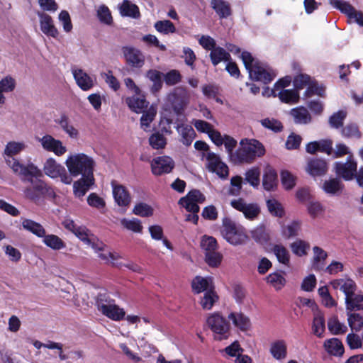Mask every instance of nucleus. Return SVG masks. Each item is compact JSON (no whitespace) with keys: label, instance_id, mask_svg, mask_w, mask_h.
<instances>
[{"label":"nucleus","instance_id":"680f3d73","mask_svg":"<svg viewBox=\"0 0 363 363\" xmlns=\"http://www.w3.org/2000/svg\"><path fill=\"white\" fill-rule=\"evenodd\" d=\"M341 134L344 138L359 139L362 133L355 123H349L342 128Z\"/></svg>","mask_w":363,"mask_h":363},{"label":"nucleus","instance_id":"09e8293b","mask_svg":"<svg viewBox=\"0 0 363 363\" xmlns=\"http://www.w3.org/2000/svg\"><path fill=\"white\" fill-rule=\"evenodd\" d=\"M328 328L333 335L344 334L347 330L345 324L340 323L337 316L333 315L328 320Z\"/></svg>","mask_w":363,"mask_h":363},{"label":"nucleus","instance_id":"7ed1b4c3","mask_svg":"<svg viewBox=\"0 0 363 363\" xmlns=\"http://www.w3.org/2000/svg\"><path fill=\"white\" fill-rule=\"evenodd\" d=\"M240 143L241 147L235 151L234 163H251L256 157H260L265 154L264 147L255 139H242Z\"/></svg>","mask_w":363,"mask_h":363},{"label":"nucleus","instance_id":"5fc2aeb1","mask_svg":"<svg viewBox=\"0 0 363 363\" xmlns=\"http://www.w3.org/2000/svg\"><path fill=\"white\" fill-rule=\"evenodd\" d=\"M154 28L157 32L163 35H168L176 32L174 25L169 20L158 21L155 22Z\"/></svg>","mask_w":363,"mask_h":363},{"label":"nucleus","instance_id":"0e129e2a","mask_svg":"<svg viewBox=\"0 0 363 363\" xmlns=\"http://www.w3.org/2000/svg\"><path fill=\"white\" fill-rule=\"evenodd\" d=\"M347 117V111L344 110L334 113L329 118V124L333 128L338 129L343 125Z\"/></svg>","mask_w":363,"mask_h":363},{"label":"nucleus","instance_id":"a18cd8bd","mask_svg":"<svg viewBox=\"0 0 363 363\" xmlns=\"http://www.w3.org/2000/svg\"><path fill=\"white\" fill-rule=\"evenodd\" d=\"M277 95L281 102L287 104H296L299 99L298 92L295 89L278 91Z\"/></svg>","mask_w":363,"mask_h":363},{"label":"nucleus","instance_id":"49530a36","mask_svg":"<svg viewBox=\"0 0 363 363\" xmlns=\"http://www.w3.org/2000/svg\"><path fill=\"white\" fill-rule=\"evenodd\" d=\"M272 252L276 256L279 262L286 266H289L290 254L288 250L284 245L280 244L274 245Z\"/></svg>","mask_w":363,"mask_h":363},{"label":"nucleus","instance_id":"39448f33","mask_svg":"<svg viewBox=\"0 0 363 363\" xmlns=\"http://www.w3.org/2000/svg\"><path fill=\"white\" fill-rule=\"evenodd\" d=\"M206 325L211 330L215 340H227L230 335V326L226 318L220 313L209 314L206 321Z\"/></svg>","mask_w":363,"mask_h":363},{"label":"nucleus","instance_id":"20e7f679","mask_svg":"<svg viewBox=\"0 0 363 363\" xmlns=\"http://www.w3.org/2000/svg\"><path fill=\"white\" fill-rule=\"evenodd\" d=\"M96 306L100 313L112 320L120 321L125 318L124 309L116 305L115 300L106 292L97 295Z\"/></svg>","mask_w":363,"mask_h":363},{"label":"nucleus","instance_id":"423d86ee","mask_svg":"<svg viewBox=\"0 0 363 363\" xmlns=\"http://www.w3.org/2000/svg\"><path fill=\"white\" fill-rule=\"evenodd\" d=\"M40 177L28 176L25 180L30 184L24 190L25 196L33 201H38L45 195L53 193L52 189Z\"/></svg>","mask_w":363,"mask_h":363},{"label":"nucleus","instance_id":"6ab92c4d","mask_svg":"<svg viewBox=\"0 0 363 363\" xmlns=\"http://www.w3.org/2000/svg\"><path fill=\"white\" fill-rule=\"evenodd\" d=\"M192 124L194 125L197 131L200 133H206L211 141L217 146L222 145L221 134L219 131L213 128V125L209 123L203 121L194 119L192 121Z\"/></svg>","mask_w":363,"mask_h":363},{"label":"nucleus","instance_id":"de8ad7c7","mask_svg":"<svg viewBox=\"0 0 363 363\" xmlns=\"http://www.w3.org/2000/svg\"><path fill=\"white\" fill-rule=\"evenodd\" d=\"M210 57L213 65L216 66L220 62H228L230 58V54L220 47H216L211 51Z\"/></svg>","mask_w":363,"mask_h":363},{"label":"nucleus","instance_id":"864d4df0","mask_svg":"<svg viewBox=\"0 0 363 363\" xmlns=\"http://www.w3.org/2000/svg\"><path fill=\"white\" fill-rule=\"evenodd\" d=\"M121 224L123 228L133 233H140L143 230L140 220L135 218L131 219L125 218H122L121 220Z\"/></svg>","mask_w":363,"mask_h":363},{"label":"nucleus","instance_id":"6e6552de","mask_svg":"<svg viewBox=\"0 0 363 363\" xmlns=\"http://www.w3.org/2000/svg\"><path fill=\"white\" fill-rule=\"evenodd\" d=\"M43 170L45 174L52 179L60 178L61 182L65 184H70L72 182V178L65 168L52 157L46 160Z\"/></svg>","mask_w":363,"mask_h":363},{"label":"nucleus","instance_id":"603ef678","mask_svg":"<svg viewBox=\"0 0 363 363\" xmlns=\"http://www.w3.org/2000/svg\"><path fill=\"white\" fill-rule=\"evenodd\" d=\"M292 252L298 257L307 255L310 248V244L303 240L298 239L290 245Z\"/></svg>","mask_w":363,"mask_h":363},{"label":"nucleus","instance_id":"6e6d98bb","mask_svg":"<svg viewBox=\"0 0 363 363\" xmlns=\"http://www.w3.org/2000/svg\"><path fill=\"white\" fill-rule=\"evenodd\" d=\"M267 207L273 216L282 218L284 216L285 212L282 205L274 199L267 201Z\"/></svg>","mask_w":363,"mask_h":363},{"label":"nucleus","instance_id":"8fccbe9b","mask_svg":"<svg viewBox=\"0 0 363 363\" xmlns=\"http://www.w3.org/2000/svg\"><path fill=\"white\" fill-rule=\"evenodd\" d=\"M325 329V318L323 314L317 313L315 314L313 324L312 331L313 333L318 337H321L323 335Z\"/></svg>","mask_w":363,"mask_h":363},{"label":"nucleus","instance_id":"69168bd1","mask_svg":"<svg viewBox=\"0 0 363 363\" xmlns=\"http://www.w3.org/2000/svg\"><path fill=\"white\" fill-rule=\"evenodd\" d=\"M301 222L299 220H294L282 228V234L286 238L295 237L298 235L301 230Z\"/></svg>","mask_w":363,"mask_h":363},{"label":"nucleus","instance_id":"9b49d317","mask_svg":"<svg viewBox=\"0 0 363 363\" xmlns=\"http://www.w3.org/2000/svg\"><path fill=\"white\" fill-rule=\"evenodd\" d=\"M205 196L199 190L190 191L185 196L181 198L179 204L190 213H199V203L205 201Z\"/></svg>","mask_w":363,"mask_h":363},{"label":"nucleus","instance_id":"bb28decb","mask_svg":"<svg viewBox=\"0 0 363 363\" xmlns=\"http://www.w3.org/2000/svg\"><path fill=\"white\" fill-rule=\"evenodd\" d=\"M192 289L194 293L200 294L206 291L214 289L213 279L211 277H196L191 282Z\"/></svg>","mask_w":363,"mask_h":363},{"label":"nucleus","instance_id":"052dcab7","mask_svg":"<svg viewBox=\"0 0 363 363\" xmlns=\"http://www.w3.org/2000/svg\"><path fill=\"white\" fill-rule=\"evenodd\" d=\"M157 114V109L151 106L147 111H144L140 118V125L143 130H147L150 128V123L154 120Z\"/></svg>","mask_w":363,"mask_h":363},{"label":"nucleus","instance_id":"ea45409f","mask_svg":"<svg viewBox=\"0 0 363 363\" xmlns=\"http://www.w3.org/2000/svg\"><path fill=\"white\" fill-rule=\"evenodd\" d=\"M211 5L220 18H226L231 15V8L224 0H211Z\"/></svg>","mask_w":363,"mask_h":363},{"label":"nucleus","instance_id":"f8f14e48","mask_svg":"<svg viewBox=\"0 0 363 363\" xmlns=\"http://www.w3.org/2000/svg\"><path fill=\"white\" fill-rule=\"evenodd\" d=\"M35 140L40 143L43 150L53 152L57 156H62L67 151V147L61 140L49 134H45L43 137H35Z\"/></svg>","mask_w":363,"mask_h":363},{"label":"nucleus","instance_id":"e2e57ef3","mask_svg":"<svg viewBox=\"0 0 363 363\" xmlns=\"http://www.w3.org/2000/svg\"><path fill=\"white\" fill-rule=\"evenodd\" d=\"M146 77L153 82V86L152 87V90L154 92H156L160 89L162 87V73L156 69H150L147 74Z\"/></svg>","mask_w":363,"mask_h":363},{"label":"nucleus","instance_id":"f257e3e1","mask_svg":"<svg viewBox=\"0 0 363 363\" xmlns=\"http://www.w3.org/2000/svg\"><path fill=\"white\" fill-rule=\"evenodd\" d=\"M240 57L251 79L268 84L277 76L274 70L266 63L255 59L250 52L244 51Z\"/></svg>","mask_w":363,"mask_h":363},{"label":"nucleus","instance_id":"a19ab883","mask_svg":"<svg viewBox=\"0 0 363 363\" xmlns=\"http://www.w3.org/2000/svg\"><path fill=\"white\" fill-rule=\"evenodd\" d=\"M290 113L296 123L306 124L311 121V116L305 107L299 106L292 108Z\"/></svg>","mask_w":363,"mask_h":363},{"label":"nucleus","instance_id":"774afa93","mask_svg":"<svg viewBox=\"0 0 363 363\" xmlns=\"http://www.w3.org/2000/svg\"><path fill=\"white\" fill-rule=\"evenodd\" d=\"M348 324L352 331H359L363 327V318L358 313H347Z\"/></svg>","mask_w":363,"mask_h":363},{"label":"nucleus","instance_id":"aec40b11","mask_svg":"<svg viewBox=\"0 0 363 363\" xmlns=\"http://www.w3.org/2000/svg\"><path fill=\"white\" fill-rule=\"evenodd\" d=\"M36 13L39 18L40 30L45 35L56 38L58 36V30L52 17L43 11H37Z\"/></svg>","mask_w":363,"mask_h":363},{"label":"nucleus","instance_id":"a211bd4d","mask_svg":"<svg viewBox=\"0 0 363 363\" xmlns=\"http://www.w3.org/2000/svg\"><path fill=\"white\" fill-rule=\"evenodd\" d=\"M169 100L172 102V106L177 114L181 113L185 106L189 104V94L186 89L178 87L174 93L168 96Z\"/></svg>","mask_w":363,"mask_h":363},{"label":"nucleus","instance_id":"4be33fe9","mask_svg":"<svg viewBox=\"0 0 363 363\" xmlns=\"http://www.w3.org/2000/svg\"><path fill=\"white\" fill-rule=\"evenodd\" d=\"M330 285L334 289H340L345 295V300L354 295L357 286L355 282L350 278H342L334 279L330 281Z\"/></svg>","mask_w":363,"mask_h":363},{"label":"nucleus","instance_id":"c756f323","mask_svg":"<svg viewBox=\"0 0 363 363\" xmlns=\"http://www.w3.org/2000/svg\"><path fill=\"white\" fill-rule=\"evenodd\" d=\"M123 54L127 62L133 67H140L144 63V57L140 51L133 48H123Z\"/></svg>","mask_w":363,"mask_h":363},{"label":"nucleus","instance_id":"338daca9","mask_svg":"<svg viewBox=\"0 0 363 363\" xmlns=\"http://www.w3.org/2000/svg\"><path fill=\"white\" fill-rule=\"evenodd\" d=\"M242 186V178L240 176L233 177L230 179L228 194L230 196H237L240 194Z\"/></svg>","mask_w":363,"mask_h":363},{"label":"nucleus","instance_id":"3c124183","mask_svg":"<svg viewBox=\"0 0 363 363\" xmlns=\"http://www.w3.org/2000/svg\"><path fill=\"white\" fill-rule=\"evenodd\" d=\"M79 240L85 244L91 246L97 240L96 237L85 226L80 225L74 233Z\"/></svg>","mask_w":363,"mask_h":363},{"label":"nucleus","instance_id":"e433bc0d","mask_svg":"<svg viewBox=\"0 0 363 363\" xmlns=\"http://www.w3.org/2000/svg\"><path fill=\"white\" fill-rule=\"evenodd\" d=\"M270 353L277 360H282L286 357L287 346L284 340H277L271 344Z\"/></svg>","mask_w":363,"mask_h":363},{"label":"nucleus","instance_id":"c9c22d12","mask_svg":"<svg viewBox=\"0 0 363 363\" xmlns=\"http://www.w3.org/2000/svg\"><path fill=\"white\" fill-rule=\"evenodd\" d=\"M177 130L182 137V143L186 146L190 145L196 135L194 128L187 124H178Z\"/></svg>","mask_w":363,"mask_h":363},{"label":"nucleus","instance_id":"58836bf2","mask_svg":"<svg viewBox=\"0 0 363 363\" xmlns=\"http://www.w3.org/2000/svg\"><path fill=\"white\" fill-rule=\"evenodd\" d=\"M325 350L334 356H342L344 353V347L342 342L337 338H330L324 342Z\"/></svg>","mask_w":363,"mask_h":363},{"label":"nucleus","instance_id":"4468645a","mask_svg":"<svg viewBox=\"0 0 363 363\" xmlns=\"http://www.w3.org/2000/svg\"><path fill=\"white\" fill-rule=\"evenodd\" d=\"M357 164L352 159V155H349L345 162H336L334 164V169L336 174L346 181L353 179L357 172Z\"/></svg>","mask_w":363,"mask_h":363},{"label":"nucleus","instance_id":"f704fd0d","mask_svg":"<svg viewBox=\"0 0 363 363\" xmlns=\"http://www.w3.org/2000/svg\"><path fill=\"white\" fill-rule=\"evenodd\" d=\"M284 272H274L270 273L266 277V281L272 286L275 290H281L286 285V280Z\"/></svg>","mask_w":363,"mask_h":363},{"label":"nucleus","instance_id":"37998d69","mask_svg":"<svg viewBox=\"0 0 363 363\" xmlns=\"http://www.w3.org/2000/svg\"><path fill=\"white\" fill-rule=\"evenodd\" d=\"M218 296L214 289L206 291L200 299V305L204 310H211L213 305L218 302Z\"/></svg>","mask_w":363,"mask_h":363},{"label":"nucleus","instance_id":"5701e85b","mask_svg":"<svg viewBox=\"0 0 363 363\" xmlns=\"http://www.w3.org/2000/svg\"><path fill=\"white\" fill-rule=\"evenodd\" d=\"M125 103L128 108L136 113H143L149 104V102L145 99V96L141 91L140 94H135L132 96L127 97Z\"/></svg>","mask_w":363,"mask_h":363},{"label":"nucleus","instance_id":"0eeeda50","mask_svg":"<svg viewBox=\"0 0 363 363\" xmlns=\"http://www.w3.org/2000/svg\"><path fill=\"white\" fill-rule=\"evenodd\" d=\"M222 233L225 239L233 245H242L245 242L247 237L241 227L237 226L228 219L223 220Z\"/></svg>","mask_w":363,"mask_h":363},{"label":"nucleus","instance_id":"f03ea898","mask_svg":"<svg viewBox=\"0 0 363 363\" xmlns=\"http://www.w3.org/2000/svg\"><path fill=\"white\" fill-rule=\"evenodd\" d=\"M65 165L69 171V175L72 177L94 176L95 162L84 153H76L68 155L65 160Z\"/></svg>","mask_w":363,"mask_h":363},{"label":"nucleus","instance_id":"72a5a7b5","mask_svg":"<svg viewBox=\"0 0 363 363\" xmlns=\"http://www.w3.org/2000/svg\"><path fill=\"white\" fill-rule=\"evenodd\" d=\"M26 147V144L23 141H10L6 145L3 155L4 158L13 157L25 150Z\"/></svg>","mask_w":363,"mask_h":363},{"label":"nucleus","instance_id":"412c9836","mask_svg":"<svg viewBox=\"0 0 363 363\" xmlns=\"http://www.w3.org/2000/svg\"><path fill=\"white\" fill-rule=\"evenodd\" d=\"M72 74L77 84L82 90L89 91L94 86V79L82 69L73 67Z\"/></svg>","mask_w":363,"mask_h":363},{"label":"nucleus","instance_id":"79ce46f5","mask_svg":"<svg viewBox=\"0 0 363 363\" xmlns=\"http://www.w3.org/2000/svg\"><path fill=\"white\" fill-rule=\"evenodd\" d=\"M63 131L72 139H77L79 137L78 130L70 123L65 115L61 116L57 121Z\"/></svg>","mask_w":363,"mask_h":363},{"label":"nucleus","instance_id":"2f4dec72","mask_svg":"<svg viewBox=\"0 0 363 363\" xmlns=\"http://www.w3.org/2000/svg\"><path fill=\"white\" fill-rule=\"evenodd\" d=\"M307 172L313 177L322 176L328 171L327 162L320 159H313L308 163Z\"/></svg>","mask_w":363,"mask_h":363},{"label":"nucleus","instance_id":"2eb2a0df","mask_svg":"<svg viewBox=\"0 0 363 363\" xmlns=\"http://www.w3.org/2000/svg\"><path fill=\"white\" fill-rule=\"evenodd\" d=\"M91 247L98 255V257L105 263H111L117 267L122 266L121 263L116 262L121 256L117 252H111L102 242L96 240Z\"/></svg>","mask_w":363,"mask_h":363},{"label":"nucleus","instance_id":"393cba45","mask_svg":"<svg viewBox=\"0 0 363 363\" xmlns=\"http://www.w3.org/2000/svg\"><path fill=\"white\" fill-rule=\"evenodd\" d=\"M113 195L116 203L121 207L129 206L131 198L125 186L112 182Z\"/></svg>","mask_w":363,"mask_h":363},{"label":"nucleus","instance_id":"7c9ffc66","mask_svg":"<svg viewBox=\"0 0 363 363\" xmlns=\"http://www.w3.org/2000/svg\"><path fill=\"white\" fill-rule=\"evenodd\" d=\"M21 225L23 230L31 233L39 238L45 236L46 230L40 223L29 218H21Z\"/></svg>","mask_w":363,"mask_h":363},{"label":"nucleus","instance_id":"9d476101","mask_svg":"<svg viewBox=\"0 0 363 363\" xmlns=\"http://www.w3.org/2000/svg\"><path fill=\"white\" fill-rule=\"evenodd\" d=\"M329 1L333 7L345 13L351 21L363 27V13L362 11L357 10L343 0H329Z\"/></svg>","mask_w":363,"mask_h":363},{"label":"nucleus","instance_id":"b1692460","mask_svg":"<svg viewBox=\"0 0 363 363\" xmlns=\"http://www.w3.org/2000/svg\"><path fill=\"white\" fill-rule=\"evenodd\" d=\"M94 184V176L82 177L73 183V194L75 197L81 199Z\"/></svg>","mask_w":363,"mask_h":363},{"label":"nucleus","instance_id":"1a4fd4ad","mask_svg":"<svg viewBox=\"0 0 363 363\" xmlns=\"http://www.w3.org/2000/svg\"><path fill=\"white\" fill-rule=\"evenodd\" d=\"M206 159V168L211 172L216 173L220 179H225L228 177V167L221 161L220 157L212 152L203 154Z\"/></svg>","mask_w":363,"mask_h":363},{"label":"nucleus","instance_id":"bf43d9fd","mask_svg":"<svg viewBox=\"0 0 363 363\" xmlns=\"http://www.w3.org/2000/svg\"><path fill=\"white\" fill-rule=\"evenodd\" d=\"M252 238L260 244H266L269 240V235L262 225L258 226L251 231Z\"/></svg>","mask_w":363,"mask_h":363},{"label":"nucleus","instance_id":"473e14b6","mask_svg":"<svg viewBox=\"0 0 363 363\" xmlns=\"http://www.w3.org/2000/svg\"><path fill=\"white\" fill-rule=\"evenodd\" d=\"M43 243L53 250H61L66 247L65 242L59 236L54 234L45 233L42 237Z\"/></svg>","mask_w":363,"mask_h":363},{"label":"nucleus","instance_id":"f3484780","mask_svg":"<svg viewBox=\"0 0 363 363\" xmlns=\"http://www.w3.org/2000/svg\"><path fill=\"white\" fill-rule=\"evenodd\" d=\"M230 204L233 208L242 212L249 220L255 219L260 213V208L257 203H247L241 198L231 201Z\"/></svg>","mask_w":363,"mask_h":363},{"label":"nucleus","instance_id":"a878e982","mask_svg":"<svg viewBox=\"0 0 363 363\" xmlns=\"http://www.w3.org/2000/svg\"><path fill=\"white\" fill-rule=\"evenodd\" d=\"M235 327L242 332L248 331L252 328V323L248 316L241 312H232L228 316Z\"/></svg>","mask_w":363,"mask_h":363},{"label":"nucleus","instance_id":"c03bdc74","mask_svg":"<svg viewBox=\"0 0 363 363\" xmlns=\"http://www.w3.org/2000/svg\"><path fill=\"white\" fill-rule=\"evenodd\" d=\"M343 189L341 181L337 178H331L325 181L323 184V191L330 195H335L340 193Z\"/></svg>","mask_w":363,"mask_h":363},{"label":"nucleus","instance_id":"13d9d810","mask_svg":"<svg viewBox=\"0 0 363 363\" xmlns=\"http://www.w3.org/2000/svg\"><path fill=\"white\" fill-rule=\"evenodd\" d=\"M346 309L350 311L363 310V295L354 294L345 301Z\"/></svg>","mask_w":363,"mask_h":363},{"label":"nucleus","instance_id":"4c0bfd02","mask_svg":"<svg viewBox=\"0 0 363 363\" xmlns=\"http://www.w3.org/2000/svg\"><path fill=\"white\" fill-rule=\"evenodd\" d=\"M277 184V174L276 171L272 167H267L264 170L262 179V185L265 190L272 191Z\"/></svg>","mask_w":363,"mask_h":363},{"label":"nucleus","instance_id":"4d7b16f0","mask_svg":"<svg viewBox=\"0 0 363 363\" xmlns=\"http://www.w3.org/2000/svg\"><path fill=\"white\" fill-rule=\"evenodd\" d=\"M245 181L252 186L257 188L260 183V170L258 167H252L245 172Z\"/></svg>","mask_w":363,"mask_h":363},{"label":"nucleus","instance_id":"c85d7f7f","mask_svg":"<svg viewBox=\"0 0 363 363\" xmlns=\"http://www.w3.org/2000/svg\"><path fill=\"white\" fill-rule=\"evenodd\" d=\"M313 257L311 259V266L315 271L323 270L325 268V260L328 257V253L323 249L318 246L313 247Z\"/></svg>","mask_w":363,"mask_h":363},{"label":"nucleus","instance_id":"cd10ccee","mask_svg":"<svg viewBox=\"0 0 363 363\" xmlns=\"http://www.w3.org/2000/svg\"><path fill=\"white\" fill-rule=\"evenodd\" d=\"M118 10L121 16L138 19L140 13L138 6L129 0H123L118 4Z\"/></svg>","mask_w":363,"mask_h":363},{"label":"nucleus","instance_id":"dca6fc26","mask_svg":"<svg viewBox=\"0 0 363 363\" xmlns=\"http://www.w3.org/2000/svg\"><path fill=\"white\" fill-rule=\"evenodd\" d=\"M152 173L155 176L169 174L174 167V160L169 156H159L151 162Z\"/></svg>","mask_w":363,"mask_h":363},{"label":"nucleus","instance_id":"ddd939ff","mask_svg":"<svg viewBox=\"0 0 363 363\" xmlns=\"http://www.w3.org/2000/svg\"><path fill=\"white\" fill-rule=\"evenodd\" d=\"M6 164L13 170V172L24 177H41L42 172L35 165L31 164L25 166L14 157H5Z\"/></svg>","mask_w":363,"mask_h":363}]
</instances>
